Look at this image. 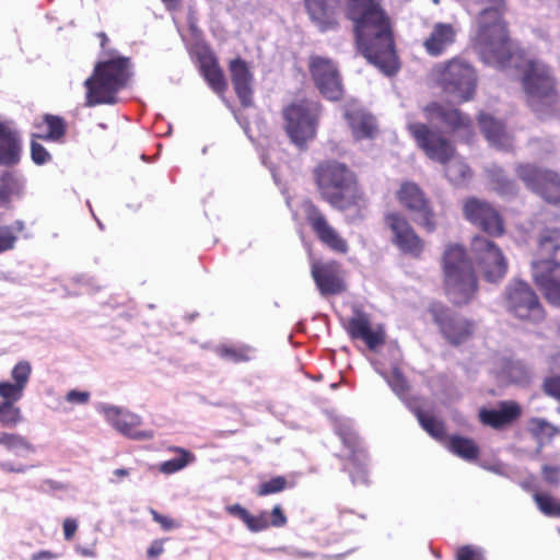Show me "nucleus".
Listing matches in <instances>:
<instances>
[{
	"instance_id": "412c9836",
	"label": "nucleus",
	"mask_w": 560,
	"mask_h": 560,
	"mask_svg": "<svg viewBox=\"0 0 560 560\" xmlns=\"http://www.w3.org/2000/svg\"><path fill=\"white\" fill-rule=\"evenodd\" d=\"M343 118L355 141L373 140L380 132L376 118L362 107L348 106Z\"/></svg>"
},
{
	"instance_id": "f704fd0d",
	"label": "nucleus",
	"mask_w": 560,
	"mask_h": 560,
	"mask_svg": "<svg viewBox=\"0 0 560 560\" xmlns=\"http://www.w3.org/2000/svg\"><path fill=\"white\" fill-rule=\"evenodd\" d=\"M23 194V184L14 173L5 171L0 175V208L11 209L12 200Z\"/></svg>"
},
{
	"instance_id": "f8f14e48",
	"label": "nucleus",
	"mask_w": 560,
	"mask_h": 560,
	"mask_svg": "<svg viewBox=\"0 0 560 560\" xmlns=\"http://www.w3.org/2000/svg\"><path fill=\"white\" fill-rule=\"evenodd\" d=\"M463 217L478 228L487 237H501L505 233V222L500 211L489 201L468 197L463 201Z\"/></svg>"
},
{
	"instance_id": "f03ea898",
	"label": "nucleus",
	"mask_w": 560,
	"mask_h": 560,
	"mask_svg": "<svg viewBox=\"0 0 560 560\" xmlns=\"http://www.w3.org/2000/svg\"><path fill=\"white\" fill-rule=\"evenodd\" d=\"M442 287L456 307L469 304L478 294L479 279L464 245L450 243L441 256Z\"/></svg>"
},
{
	"instance_id": "a878e982",
	"label": "nucleus",
	"mask_w": 560,
	"mask_h": 560,
	"mask_svg": "<svg viewBox=\"0 0 560 560\" xmlns=\"http://www.w3.org/2000/svg\"><path fill=\"white\" fill-rule=\"evenodd\" d=\"M457 37V30L452 23H435L423 40V48L431 57H440L452 47Z\"/></svg>"
},
{
	"instance_id": "37998d69",
	"label": "nucleus",
	"mask_w": 560,
	"mask_h": 560,
	"mask_svg": "<svg viewBox=\"0 0 560 560\" xmlns=\"http://www.w3.org/2000/svg\"><path fill=\"white\" fill-rule=\"evenodd\" d=\"M0 445H3L15 454L34 452L33 446L25 440V438L13 433L1 432Z\"/></svg>"
},
{
	"instance_id": "4d7b16f0",
	"label": "nucleus",
	"mask_w": 560,
	"mask_h": 560,
	"mask_svg": "<svg viewBox=\"0 0 560 560\" xmlns=\"http://www.w3.org/2000/svg\"><path fill=\"white\" fill-rule=\"evenodd\" d=\"M166 538L155 539L153 540L149 548L147 549V556L150 559H154L160 557L164 552V542Z\"/></svg>"
},
{
	"instance_id": "09e8293b",
	"label": "nucleus",
	"mask_w": 560,
	"mask_h": 560,
	"mask_svg": "<svg viewBox=\"0 0 560 560\" xmlns=\"http://www.w3.org/2000/svg\"><path fill=\"white\" fill-rule=\"evenodd\" d=\"M339 436L347 448L345 455H354L355 453H365L358 435L351 431H340Z\"/></svg>"
},
{
	"instance_id": "4be33fe9",
	"label": "nucleus",
	"mask_w": 560,
	"mask_h": 560,
	"mask_svg": "<svg viewBox=\"0 0 560 560\" xmlns=\"http://www.w3.org/2000/svg\"><path fill=\"white\" fill-rule=\"evenodd\" d=\"M310 21L325 33L339 26L337 8L332 0H302Z\"/></svg>"
},
{
	"instance_id": "c85d7f7f",
	"label": "nucleus",
	"mask_w": 560,
	"mask_h": 560,
	"mask_svg": "<svg viewBox=\"0 0 560 560\" xmlns=\"http://www.w3.org/2000/svg\"><path fill=\"white\" fill-rule=\"evenodd\" d=\"M31 374V363L25 360L19 361L11 371V377L13 382H0V394L22 398L24 396L25 388L30 382Z\"/></svg>"
},
{
	"instance_id": "6e6d98bb",
	"label": "nucleus",
	"mask_w": 560,
	"mask_h": 560,
	"mask_svg": "<svg viewBox=\"0 0 560 560\" xmlns=\"http://www.w3.org/2000/svg\"><path fill=\"white\" fill-rule=\"evenodd\" d=\"M268 516L269 527H282L287 524V516L284 515L280 505H275Z\"/></svg>"
},
{
	"instance_id": "c9c22d12",
	"label": "nucleus",
	"mask_w": 560,
	"mask_h": 560,
	"mask_svg": "<svg viewBox=\"0 0 560 560\" xmlns=\"http://www.w3.org/2000/svg\"><path fill=\"white\" fill-rule=\"evenodd\" d=\"M445 442L450 452L467 462L477 460L480 455L479 446L472 439L455 434L448 436Z\"/></svg>"
},
{
	"instance_id": "7ed1b4c3",
	"label": "nucleus",
	"mask_w": 560,
	"mask_h": 560,
	"mask_svg": "<svg viewBox=\"0 0 560 560\" xmlns=\"http://www.w3.org/2000/svg\"><path fill=\"white\" fill-rule=\"evenodd\" d=\"M486 7L478 18L475 38L480 55L488 62L504 65L512 57L508 24L503 20L505 0H482Z\"/></svg>"
},
{
	"instance_id": "e2e57ef3",
	"label": "nucleus",
	"mask_w": 560,
	"mask_h": 560,
	"mask_svg": "<svg viewBox=\"0 0 560 560\" xmlns=\"http://www.w3.org/2000/svg\"><path fill=\"white\" fill-rule=\"evenodd\" d=\"M498 190L501 194H514L516 191L515 183L508 178L498 179Z\"/></svg>"
},
{
	"instance_id": "c756f323",
	"label": "nucleus",
	"mask_w": 560,
	"mask_h": 560,
	"mask_svg": "<svg viewBox=\"0 0 560 560\" xmlns=\"http://www.w3.org/2000/svg\"><path fill=\"white\" fill-rule=\"evenodd\" d=\"M199 62L200 73L208 85L214 93L223 95L228 90V82L215 56L212 54L203 55L200 57Z\"/></svg>"
},
{
	"instance_id": "2eb2a0df",
	"label": "nucleus",
	"mask_w": 560,
	"mask_h": 560,
	"mask_svg": "<svg viewBox=\"0 0 560 560\" xmlns=\"http://www.w3.org/2000/svg\"><path fill=\"white\" fill-rule=\"evenodd\" d=\"M522 83L530 105L556 102L555 79L546 65L535 60L527 61L523 71Z\"/></svg>"
},
{
	"instance_id": "a211bd4d",
	"label": "nucleus",
	"mask_w": 560,
	"mask_h": 560,
	"mask_svg": "<svg viewBox=\"0 0 560 560\" xmlns=\"http://www.w3.org/2000/svg\"><path fill=\"white\" fill-rule=\"evenodd\" d=\"M304 211L308 225L322 244L339 254H346L348 252L349 246L347 241L328 222L326 215L312 201L305 202Z\"/></svg>"
},
{
	"instance_id": "473e14b6",
	"label": "nucleus",
	"mask_w": 560,
	"mask_h": 560,
	"mask_svg": "<svg viewBox=\"0 0 560 560\" xmlns=\"http://www.w3.org/2000/svg\"><path fill=\"white\" fill-rule=\"evenodd\" d=\"M35 127L40 131L34 137L47 141H60L67 131L66 120L52 114H45L42 122H37Z\"/></svg>"
},
{
	"instance_id": "bf43d9fd",
	"label": "nucleus",
	"mask_w": 560,
	"mask_h": 560,
	"mask_svg": "<svg viewBox=\"0 0 560 560\" xmlns=\"http://www.w3.org/2000/svg\"><path fill=\"white\" fill-rule=\"evenodd\" d=\"M66 399L71 404H86L90 399V393L72 389L68 392Z\"/></svg>"
},
{
	"instance_id": "603ef678",
	"label": "nucleus",
	"mask_w": 560,
	"mask_h": 560,
	"mask_svg": "<svg viewBox=\"0 0 560 560\" xmlns=\"http://www.w3.org/2000/svg\"><path fill=\"white\" fill-rule=\"evenodd\" d=\"M541 387L547 396L560 401V375L546 377Z\"/></svg>"
},
{
	"instance_id": "13d9d810",
	"label": "nucleus",
	"mask_w": 560,
	"mask_h": 560,
	"mask_svg": "<svg viewBox=\"0 0 560 560\" xmlns=\"http://www.w3.org/2000/svg\"><path fill=\"white\" fill-rule=\"evenodd\" d=\"M63 536L66 540H72L78 529V522L74 518L67 517L62 523Z\"/></svg>"
},
{
	"instance_id": "dca6fc26",
	"label": "nucleus",
	"mask_w": 560,
	"mask_h": 560,
	"mask_svg": "<svg viewBox=\"0 0 560 560\" xmlns=\"http://www.w3.org/2000/svg\"><path fill=\"white\" fill-rule=\"evenodd\" d=\"M429 313L433 322L438 325L442 336L452 346H460L469 340L475 332L476 324L474 320L457 316L441 302L431 303Z\"/></svg>"
},
{
	"instance_id": "39448f33",
	"label": "nucleus",
	"mask_w": 560,
	"mask_h": 560,
	"mask_svg": "<svg viewBox=\"0 0 560 560\" xmlns=\"http://www.w3.org/2000/svg\"><path fill=\"white\" fill-rule=\"evenodd\" d=\"M322 106L318 102L301 98L282 108L283 129L290 141L300 150L316 137Z\"/></svg>"
},
{
	"instance_id": "6ab92c4d",
	"label": "nucleus",
	"mask_w": 560,
	"mask_h": 560,
	"mask_svg": "<svg viewBox=\"0 0 560 560\" xmlns=\"http://www.w3.org/2000/svg\"><path fill=\"white\" fill-rule=\"evenodd\" d=\"M533 278L546 301L560 306V261L556 259L535 258Z\"/></svg>"
},
{
	"instance_id": "a18cd8bd",
	"label": "nucleus",
	"mask_w": 560,
	"mask_h": 560,
	"mask_svg": "<svg viewBox=\"0 0 560 560\" xmlns=\"http://www.w3.org/2000/svg\"><path fill=\"white\" fill-rule=\"evenodd\" d=\"M528 425L530 434L535 438L547 436L551 439L559 434L558 428L541 418L530 419Z\"/></svg>"
},
{
	"instance_id": "338daca9",
	"label": "nucleus",
	"mask_w": 560,
	"mask_h": 560,
	"mask_svg": "<svg viewBox=\"0 0 560 560\" xmlns=\"http://www.w3.org/2000/svg\"><path fill=\"white\" fill-rule=\"evenodd\" d=\"M167 10H176L179 5V0H161Z\"/></svg>"
},
{
	"instance_id": "ddd939ff",
	"label": "nucleus",
	"mask_w": 560,
	"mask_h": 560,
	"mask_svg": "<svg viewBox=\"0 0 560 560\" xmlns=\"http://www.w3.org/2000/svg\"><path fill=\"white\" fill-rule=\"evenodd\" d=\"M308 72L319 94L329 101H340L343 96V84L336 62L324 56L308 57Z\"/></svg>"
},
{
	"instance_id": "4468645a",
	"label": "nucleus",
	"mask_w": 560,
	"mask_h": 560,
	"mask_svg": "<svg viewBox=\"0 0 560 560\" xmlns=\"http://www.w3.org/2000/svg\"><path fill=\"white\" fill-rule=\"evenodd\" d=\"M384 223L392 233V244L404 255L420 259L425 250V241L409 220L398 211L384 214Z\"/></svg>"
},
{
	"instance_id": "9d476101",
	"label": "nucleus",
	"mask_w": 560,
	"mask_h": 560,
	"mask_svg": "<svg viewBox=\"0 0 560 560\" xmlns=\"http://www.w3.org/2000/svg\"><path fill=\"white\" fill-rule=\"evenodd\" d=\"M407 130L418 148L431 161L446 165L454 159L455 144L440 129H433L424 122H411L408 124Z\"/></svg>"
},
{
	"instance_id": "aec40b11",
	"label": "nucleus",
	"mask_w": 560,
	"mask_h": 560,
	"mask_svg": "<svg viewBox=\"0 0 560 560\" xmlns=\"http://www.w3.org/2000/svg\"><path fill=\"white\" fill-rule=\"evenodd\" d=\"M107 421L122 435L137 441H148L154 438L152 430H141L142 419L140 416L122 411L117 407L105 409Z\"/></svg>"
},
{
	"instance_id": "3c124183",
	"label": "nucleus",
	"mask_w": 560,
	"mask_h": 560,
	"mask_svg": "<svg viewBox=\"0 0 560 560\" xmlns=\"http://www.w3.org/2000/svg\"><path fill=\"white\" fill-rule=\"evenodd\" d=\"M456 560H485V557L479 547L465 545L457 549Z\"/></svg>"
},
{
	"instance_id": "393cba45",
	"label": "nucleus",
	"mask_w": 560,
	"mask_h": 560,
	"mask_svg": "<svg viewBox=\"0 0 560 560\" xmlns=\"http://www.w3.org/2000/svg\"><path fill=\"white\" fill-rule=\"evenodd\" d=\"M522 412V408L516 401L503 400L499 402L498 409H480L479 420L483 425L502 430L517 421Z\"/></svg>"
},
{
	"instance_id": "680f3d73",
	"label": "nucleus",
	"mask_w": 560,
	"mask_h": 560,
	"mask_svg": "<svg viewBox=\"0 0 560 560\" xmlns=\"http://www.w3.org/2000/svg\"><path fill=\"white\" fill-rule=\"evenodd\" d=\"M226 512L230 515L240 518L244 523L249 514V512L238 503L226 506Z\"/></svg>"
},
{
	"instance_id": "774afa93",
	"label": "nucleus",
	"mask_w": 560,
	"mask_h": 560,
	"mask_svg": "<svg viewBox=\"0 0 560 560\" xmlns=\"http://www.w3.org/2000/svg\"><path fill=\"white\" fill-rule=\"evenodd\" d=\"M113 474L118 478H124L129 475V470L126 468H117L113 471Z\"/></svg>"
},
{
	"instance_id": "5701e85b",
	"label": "nucleus",
	"mask_w": 560,
	"mask_h": 560,
	"mask_svg": "<svg viewBox=\"0 0 560 560\" xmlns=\"http://www.w3.org/2000/svg\"><path fill=\"white\" fill-rule=\"evenodd\" d=\"M228 69L231 82L241 105L249 107L253 104L252 85L254 79L249 65L241 57H236L230 60Z\"/></svg>"
},
{
	"instance_id": "9b49d317",
	"label": "nucleus",
	"mask_w": 560,
	"mask_h": 560,
	"mask_svg": "<svg viewBox=\"0 0 560 560\" xmlns=\"http://www.w3.org/2000/svg\"><path fill=\"white\" fill-rule=\"evenodd\" d=\"M515 174L530 191L546 202L560 205V174L558 172L532 163H521L516 165Z\"/></svg>"
},
{
	"instance_id": "8fccbe9b",
	"label": "nucleus",
	"mask_w": 560,
	"mask_h": 560,
	"mask_svg": "<svg viewBox=\"0 0 560 560\" xmlns=\"http://www.w3.org/2000/svg\"><path fill=\"white\" fill-rule=\"evenodd\" d=\"M245 525L250 532H261L269 527L268 513L262 511L258 515L248 514Z\"/></svg>"
},
{
	"instance_id": "423d86ee",
	"label": "nucleus",
	"mask_w": 560,
	"mask_h": 560,
	"mask_svg": "<svg viewBox=\"0 0 560 560\" xmlns=\"http://www.w3.org/2000/svg\"><path fill=\"white\" fill-rule=\"evenodd\" d=\"M438 82L443 91L460 102L471 100L476 93V71L468 62L454 57L434 68Z\"/></svg>"
},
{
	"instance_id": "ea45409f",
	"label": "nucleus",
	"mask_w": 560,
	"mask_h": 560,
	"mask_svg": "<svg viewBox=\"0 0 560 560\" xmlns=\"http://www.w3.org/2000/svg\"><path fill=\"white\" fill-rule=\"evenodd\" d=\"M25 230V222L15 220L11 225L0 226V254L14 248L19 234Z\"/></svg>"
},
{
	"instance_id": "6e6552de",
	"label": "nucleus",
	"mask_w": 560,
	"mask_h": 560,
	"mask_svg": "<svg viewBox=\"0 0 560 560\" xmlns=\"http://www.w3.org/2000/svg\"><path fill=\"white\" fill-rule=\"evenodd\" d=\"M399 205L409 212L413 221L427 233H433L438 225V215L425 191L415 182L405 180L395 192Z\"/></svg>"
},
{
	"instance_id": "de8ad7c7",
	"label": "nucleus",
	"mask_w": 560,
	"mask_h": 560,
	"mask_svg": "<svg viewBox=\"0 0 560 560\" xmlns=\"http://www.w3.org/2000/svg\"><path fill=\"white\" fill-rule=\"evenodd\" d=\"M386 381L394 393L400 398L409 393V383L402 372L398 368H394Z\"/></svg>"
},
{
	"instance_id": "bb28decb",
	"label": "nucleus",
	"mask_w": 560,
	"mask_h": 560,
	"mask_svg": "<svg viewBox=\"0 0 560 560\" xmlns=\"http://www.w3.org/2000/svg\"><path fill=\"white\" fill-rule=\"evenodd\" d=\"M312 277L323 295H336L346 291V284L337 264H314Z\"/></svg>"
},
{
	"instance_id": "58836bf2",
	"label": "nucleus",
	"mask_w": 560,
	"mask_h": 560,
	"mask_svg": "<svg viewBox=\"0 0 560 560\" xmlns=\"http://www.w3.org/2000/svg\"><path fill=\"white\" fill-rule=\"evenodd\" d=\"M215 353L223 360L233 363H243L253 359L254 349L248 345H220L215 348Z\"/></svg>"
},
{
	"instance_id": "0eeeda50",
	"label": "nucleus",
	"mask_w": 560,
	"mask_h": 560,
	"mask_svg": "<svg viewBox=\"0 0 560 560\" xmlns=\"http://www.w3.org/2000/svg\"><path fill=\"white\" fill-rule=\"evenodd\" d=\"M470 253L485 281L501 282L508 273L509 262L500 246L481 234H475L469 244Z\"/></svg>"
},
{
	"instance_id": "2f4dec72",
	"label": "nucleus",
	"mask_w": 560,
	"mask_h": 560,
	"mask_svg": "<svg viewBox=\"0 0 560 560\" xmlns=\"http://www.w3.org/2000/svg\"><path fill=\"white\" fill-rule=\"evenodd\" d=\"M21 143L14 131L0 122V165L12 166L19 163Z\"/></svg>"
},
{
	"instance_id": "c03bdc74",
	"label": "nucleus",
	"mask_w": 560,
	"mask_h": 560,
	"mask_svg": "<svg viewBox=\"0 0 560 560\" xmlns=\"http://www.w3.org/2000/svg\"><path fill=\"white\" fill-rule=\"evenodd\" d=\"M534 500L539 511L547 516H560V502L548 493L536 492Z\"/></svg>"
},
{
	"instance_id": "864d4df0",
	"label": "nucleus",
	"mask_w": 560,
	"mask_h": 560,
	"mask_svg": "<svg viewBox=\"0 0 560 560\" xmlns=\"http://www.w3.org/2000/svg\"><path fill=\"white\" fill-rule=\"evenodd\" d=\"M149 512L153 521L160 524L161 528L165 532L172 530L180 526V524L174 518L163 515L152 508L149 509Z\"/></svg>"
},
{
	"instance_id": "0e129e2a",
	"label": "nucleus",
	"mask_w": 560,
	"mask_h": 560,
	"mask_svg": "<svg viewBox=\"0 0 560 560\" xmlns=\"http://www.w3.org/2000/svg\"><path fill=\"white\" fill-rule=\"evenodd\" d=\"M57 558V555L49 550H40L38 552H34L31 556V560H54Z\"/></svg>"
},
{
	"instance_id": "1a4fd4ad",
	"label": "nucleus",
	"mask_w": 560,
	"mask_h": 560,
	"mask_svg": "<svg viewBox=\"0 0 560 560\" xmlns=\"http://www.w3.org/2000/svg\"><path fill=\"white\" fill-rule=\"evenodd\" d=\"M503 301L506 310L521 320L536 324L545 318L546 313L537 293L525 281H511L504 289Z\"/></svg>"
},
{
	"instance_id": "69168bd1",
	"label": "nucleus",
	"mask_w": 560,
	"mask_h": 560,
	"mask_svg": "<svg viewBox=\"0 0 560 560\" xmlns=\"http://www.w3.org/2000/svg\"><path fill=\"white\" fill-rule=\"evenodd\" d=\"M1 469L4 470V471H8V472H24L26 470V467L25 466H13L12 464L10 463H2L0 465Z\"/></svg>"
},
{
	"instance_id": "7c9ffc66",
	"label": "nucleus",
	"mask_w": 560,
	"mask_h": 560,
	"mask_svg": "<svg viewBox=\"0 0 560 560\" xmlns=\"http://www.w3.org/2000/svg\"><path fill=\"white\" fill-rule=\"evenodd\" d=\"M560 253V226H545L536 236V258L556 259Z\"/></svg>"
},
{
	"instance_id": "20e7f679",
	"label": "nucleus",
	"mask_w": 560,
	"mask_h": 560,
	"mask_svg": "<svg viewBox=\"0 0 560 560\" xmlns=\"http://www.w3.org/2000/svg\"><path fill=\"white\" fill-rule=\"evenodd\" d=\"M130 67V59L127 57L97 62L92 75L84 82L85 106L116 104L117 93L127 86L131 78Z\"/></svg>"
},
{
	"instance_id": "79ce46f5",
	"label": "nucleus",
	"mask_w": 560,
	"mask_h": 560,
	"mask_svg": "<svg viewBox=\"0 0 560 560\" xmlns=\"http://www.w3.org/2000/svg\"><path fill=\"white\" fill-rule=\"evenodd\" d=\"M445 174L452 184L462 185L471 177V170L463 161H451L446 164Z\"/></svg>"
},
{
	"instance_id": "b1692460",
	"label": "nucleus",
	"mask_w": 560,
	"mask_h": 560,
	"mask_svg": "<svg viewBox=\"0 0 560 560\" xmlns=\"http://www.w3.org/2000/svg\"><path fill=\"white\" fill-rule=\"evenodd\" d=\"M346 329L351 339L364 341L370 350H376L386 342L384 329L382 327L373 329L368 315L364 313H358L349 318Z\"/></svg>"
},
{
	"instance_id": "f257e3e1",
	"label": "nucleus",
	"mask_w": 560,
	"mask_h": 560,
	"mask_svg": "<svg viewBox=\"0 0 560 560\" xmlns=\"http://www.w3.org/2000/svg\"><path fill=\"white\" fill-rule=\"evenodd\" d=\"M320 198L331 208L346 212L366 208L368 198L358 174L345 162L324 160L312 171Z\"/></svg>"
},
{
	"instance_id": "a19ab883",
	"label": "nucleus",
	"mask_w": 560,
	"mask_h": 560,
	"mask_svg": "<svg viewBox=\"0 0 560 560\" xmlns=\"http://www.w3.org/2000/svg\"><path fill=\"white\" fill-rule=\"evenodd\" d=\"M170 450L178 453L179 456L165 460L160 465V471L165 475L175 474L195 460L194 454L183 447L175 446Z\"/></svg>"
},
{
	"instance_id": "cd10ccee",
	"label": "nucleus",
	"mask_w": 560,
	"mask_h": 560,
	"mask_svg": "<svg viewBox=\"0 0 560 560\" xmlns=\"http://www.w3.org/2000/svg\"><path fill=\"white\" fill-rule=\"evenodd\" d=\"M477 120L481 132L489 143L505 150L512 148V137L506 131L505 126L501 120L495 119L493 116L485 112H480L478 114Z\"/></svg>"
},
{
	"instance_id": "e433bc0d",
	"label": "nucleus",
	"mask_w": 560,
	"mask_h": 560,
	"mask_svg": "<svg viewBox=\"0 0 560 560\" xmlns=\"http://www.w3.org/2000/svg\"><path fill=\"white\" fill-rule=\"evenodd\" d=\"M342 458L347 462L346 469L350 474L352 482L354 485H369V458L366 452L355 453L354 455H343Z\"/></svg>"
},
{
	"instance_id": "052dcab7",
	"label": "nucleus",
	"mask_w": 560,
	"mask_h": 560,
	"mask_svg": "<svg viewBox=\"0 0 560 560\" xmlns=\"http://www.w3.org/2000/svg\"><path fill=\"white\" fill-rule=\"evenodd\" d=\"M544 479L552 485L559 482V468L553 466L545 465L541 469Z\"/></svg>"
},
{
	"instance_id": "49530a36",
	"label": "nucleus",
	"mask_w": 560,
	"mask_h": 560,
	"mask_svg": "<svg viewBox=\"0 0 560 560\" xmlns=\"http://www.w3.org/2000/svg\"><path fill=\"white\" fill-rule=\"evenodd\" d=\"M288 486L289 483L285 477L277 476L267 481L261 482L256 490V494L258 497H266L279 493L285 490Z\"/></svg>"
},
{
	"instance_id": "5fc2aeb1",
	"label": "nucleus",
	"mask_w": 560,
	"mask_h": 560,
	"mask_svg": "<svg viewBox=\"0 0 560 560\" xmlns=\"http://www.w3.org/2000/svg\"><path fill=\"white\" fill-rule=\"evenodd\" d=\"M31 156L35 164L43 165L50 160L48 151L38 142L32 140Z\"/></svg>"
},
{
	"instance_id": "f3484780",
	"label": "nucleus",
	"mask_w": 560,
	"mask_h": 560,
	"mask_svg": "<svg viewBox=\"0 0 560 560\" xmlns=\"http://www.w3.org/2000/svg\"><path fill=\"white\" fill-rule=\"evenodd\" d=\"M429 121L442 122L455 137L469 143L475 137L472 119L451 104L431 102L423 108Z\"/></svg>"
},
{
	"instance_id": "72a5a7b5",
	"label": "nucleus",
	"mask_w": 560,
	"mask_h": 560,
	"mask_svg": "<svg viewBox=\"0 0 560 560\" xmlns=\"http://www.w3.org/2000/svg\"><path fill=\"white\" fill-rule=\"evenodd\" d=\"M409 408L418 419L421 428L433 439L445 442L447 440L445 424L442 420L424 411L420 406L409 404Z\"/></svg>"
},
{
	"instance_id": "4c0bfd02",
	"label": "nucleus",
	"mask_w": 560,
	"mask_h": 560,
	"mask_svg": "<svg viewBox=\"0 0 560 560\" xmlns=\"http://www.w3.org/2000/svg\"><path fill=\"white\" fill-rule=\"evenodd\" d=\"M0 424L7 428L16 427L22 420V411L15 404L22 398L4 394H0Z\"/></svg>"
}]
</instances>
